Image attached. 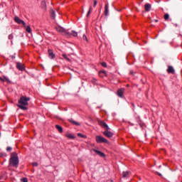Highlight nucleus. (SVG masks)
I'll use <instances>...</instances> for the list:
<instances>
[{
    "mask_svg": "<svg viewBox=\"0 0 182 182\" xmlns=\"http://www.w3.org/2000/svg\"><path fill=\"white\" fill-rule=\"evenodd\" d=\"M31 100V97L22 96L21 97L20 100H18V105H17L19 109H21V110H28V106L29 102Z\"/></svg>",
    "mask_w": 182,
    "mask_h": 182,
    "instance_id": "obj_1",
    "label": "nucleus"
},
{
    "mask_svg": "<svg viewBox=\"0 0 182 182\" xmlns=\"http://www.w3.org/2000/svg\"><path fill=\"white\" fill-rule=\"evenodd\" d=\"M9 166H11V167H18V166H19V159L18 158V154L16 152L11 154L9 160Z\"/></svg>",
    "mask_w": 182,
    "mask_h": 182,
    "instance_id": "obj_2",
    "label": "nucleus"
},
{
    "mask_svg": "<svg viewBox=\"0 0 182 182\" xmlns=\"http://www.w3.org/2000/svg\"><path fill=\"white\" fill-rule=\"evenodd\" d=\"M55 29L60 33H62V35H64L65 36H68V38H70L71 34L69 32L66 31V30L63 27H61L60 26H56Z\"/></svg>",
    "mask_w": 182,
    "mask_h": 182,
    "instance_id": "obj_3",
    "label": "nucleus"
},
{
    "mask_svg": "<svg viewBox=\"0 0 182 182\" xmlns=\"http://www.w3.org/2000/svg\"><path fill=\"white\" fill-rule=\"evenodd\" d=\"M95 141L97 143H106V144L109 143V141L107 139L99 135L95 136Z\"/></svg>",
    "mask_w": 182,
    "mask_h": 182,
    "instance_id": "obj_4",
    "label": "nucleus"
},
{
    "mask_svg": "<svg viewBox=\"0 0 182 182\" xmlns=\"http://www.w3.org/2000/svg\"><path fill=\"white\" fill-rule=\"evenodd\" d=\"M97 122H98L99 126L102 127V129H105V130H110V127H109V125H107L106 122L100 119H97Z\"/></svg>",
    "mask_w": 182,
    "mask_h": 182,
    "instance_id": "obj_5",
    "label": "nucleus"
},
{
    "mask_svg": "<svg viewBox=\"0 0 182 182\" xmlns=\"http://www.w3.org/2000/svg\"><path fill=\"white\" fill-rule=\"evenodd\" d=\"M97 122H98L99 126L102 127V129H105V130H110V127H109V125H107L106 122L100 119H97Z\"/></svg>",
    "mask_w": 182,
    "mask_h": 182,
    "instance_id": "obj_6",
    "label": "nucleus"
},
{
    "mask_svg": "<svg viewBox=\"0 0 182 182\" xmlns=\"http://www.w3.org/2000/svg\"><path fill=\"white\" fill-rule=\"evenodd\" d=\"M14 21L15 22H16V23H18L19 25H21V23L24 27H26V23H25V21H23V20H21L19 17L15 16Z\"/></svg>",
    "mask_w": 182,
    "mask_h": 182,
    "instance_id": "obj_7",
    "label": "nucleus"
},
{
    "mask_svg": "<svg viewBox=\"0 0 182 182\" xmlns=\"http://www.w3.org/2000/svg\"><path fill=\"white\" fill-rule=\"evenodd\" d=\"M102 134L105 136L106 137H108V139H112L113 137V132L109 131V129L105 130V132H102Z\"/></svg>",
    "mask_w": 182,
    "mask_h": 182,
    "instance_id": "obj_8",
    "label": "nucleus"
},
{
    "mask_svg": "<svg viewBox=\"0 0 182 182\" xmlns=\"http://www.w3.org/2000/svg\"><path fill=\"white\" fill-rule=\"evenodd\" d=\"M16 68L18 69V70H25V65L21 63H16Z\"/></svg>",
    "mask_w": 182,
    "mask_h": 182,
    "instance_id": "obj_9",
    "label": "nucleus"
},
{
    "mask_svg": "<svg viewBox=\"0 0 182 182\" xmlns=\"http://www.w3.org/2000/svg\"><path fill=\"white\" fill-rule=\"evenodd\" d=\"M117 94L119 97H123V95L124 94V88L118 90Z\"/></svg>",
    "mask_w": 182,
    "mask_h": 182,
    "instance_id": "obj_10",
    "label": "nucleus"
},
{
    "mask_svg": "<svg viewBox=\"0 0 182 182\" xmlns=\"http://www.w3.org/2000/svg\"><path fill=\"white\" fill-rule=\"evenodd\" d=\"M92 151H95V153L98 154V156H100V157H106V155L105 154V153H103L100 151H97V149H92Z\"/></svg>",
    "mask_w": 182,
    "mask_h": 182,
    "instance_id": "obj_11",
    "label": "nucleus"
},
{
    "mask_svg": "<svg viewBox=\"0 0 182 182\" xmlns=\"http://www.w3.org/2000/svg\"><path fill=\"white\" fill-rule=\"evenodd\" d=\"M48 56L50 59H55L56 58V55L53 53V50L51 49L48 50Z\"/></svg>",
    "mask_w": 182,
    "mask_h": 182,
    "instance_id": "obj_12",
    "label": "nucleus"
},
{
    "mask_svg": "<svg viewBox=\"0 0 182 182\" xmlns=\"http://www.w3.org/2000/svg\"><path fill=\"white\" fill-rule=\"evenodd\" d=\"M167 72L168 73H171L172 75H174V73H176V70H174V68H173V66L171 65L168 66Z\"/></svg>",
    "mask_w": 182,
    "mask_h": 182,
    "instance_id": "obj_13",
    "label": "nucleus"
},
{
    "mask_svg": "<svg viewBox=\"0 0 182 182\" xmlns=\"http://www.w3.org/2000/svg\"><path fill=\"white\" fill-rule=\"evenodd\" d=\"M129 174H130V171H124V172L122 173V177H123V178H129Z\"/></svg>",
    "mask_w": 182,
    "mask_h": 182,
    "instance_id": "obj_14",
    "label": "nucleus"
},
{
    "mask_svg": "<svg viewBox=\"0 0 182 182\" xmlns=\"http://www.w3.org/2000/svg\"><path fill=\"white\" fill-rule=\"evenodd\" d=\"M144 9H145L146 12H149L150 11V9H151V4H146L144 5Z\"/></svg>",
    "mask_w": 182,
    "mask_h": 182,
    "instance_id": "obj_15",
    "label": "nucleus"
},
{
    "mask_svg": "<svg viewBox=\"0 0 182 182\" xmlns=\"http://www.w3.org/2000/svg\"><path fill=\"white\" fill-rule=\"evenodd\" d=\"M50 18L51 19H55L56 18V14L55 13L53 9L50 10Z\"/></svg>",
    "mask_w": 182,
    "mask_h": 182,
    "instance_id": "obj_16",
    "label": "nucleus"
},
{
    "mask_svg": "<svg viewBox=\"0 0 182 182\" xmlns=\"http://www.w3.org/2000/svg\"><path fill=\"white\" fill-rule=\"evenodd\" d=\"M99 75L101 77H104L105 76H107V74L106 73V71H100L99 72Z\"/></svg>",
    "mask_w": 182,
    "mask_h": 182,
    "instance_id": "obj_17",
    "label": "nucleus"
},
{
    "mask_svg": "<svg viewBox=\"0 0 182 182\" xmlns=\"http://www.w3.org/2000/svg\"><path fill=\"white\" fill-rule=\"evenodd\" d=\"M70 123H72L73 124H75V126H80V123L73 120V119H69Z\"/></svg>",
    "mask_w": 182,
    "mask_h": 182,
    "instance_id": "obj_18",
    "label": "nucleus"
},
{
    "mask_svg": "<svg viewBox=\"0 0 182 182\" xmlns=\"http://www.w3.org/2000/svg\"><path fill=\"white\" fill-rule=\"evenodd\" d=\"M55 128L58 130L60 133H63V128L60 125H55Z\"/></svg>",
    "mask_w": 182,
    "mask_h": 182,
    "instance_id": "obj_19",
    "label": "nucleus"
},
{
    "mask_svg": "<svg viewBox=\"0 0 182 182\" xmlns=\"http://www.w3.org/2000/svg\"><path fill=\"white\" fill-rule=\"evenodd\" d=\"M105 16H107L109 15V5H105Z\"/></svg>",
    "mask_w": 182,
    "mask_h": 182,
    "instance_id": "obj_20",
    "label": "nucleus"
},
{
    "mask_svg": "<svg viewBox=\"0 0 182 182\" xmlns=\"http://www.w3.org/2000/svg\"><path fill=\"white\" fill-rule=\"evenodd\" d=\"M26 32H28V33H32V28H31V26H26Z\"/></svg>",
    "mask_w": 182,
    "mask_h": 182,
    "instance_id": "obj_21",
    "label": "nucleus"
},
{
    "mask_svg": "<svg viewBox=\"0 0 182 182\" xmlns=\"http://www.w3.org/2000/svg\"><path fill=\"white\" fill-rule=\"evenodd\" d=\"M77 136L78 137H81L82 139H87V136L83 134H81V133H78L77 134Z\"/></svg>",
    "mask_w": 182,
    "mask_h": 182,
    "instance_id": "obj_22",
    "label": "nucleus"
},
{
    "mask_svg": "<svg viewBox=\"0 0 182 182\" xmlns=\"http://www.w3.org/2000/svg\"><path fill=\"white\" fill-rule=\"evenodd\" d=\"M164 19L165 21H168V19H170V15L168 14H165L164 16Z\"/></svg>",
    "mask_w": 182,
    "mask_h": 182,
    "instance_id": "obj_23",
    "label": "nucleus"
},
{
    "mask_svg": "<svg viewBox=\"0 0 182 182\" xmlns=\"http://www.w3.org/2000/svg\"><path fill=\"white\" fill-rule=\"evenodd\" d=\"M41 7L43 8V9L46 10V2L42 1L41 2Z\"/></svg>",
    "mask_w": 182,
    "mask_h": 182,
    "instance_id": "obj_24",
    "label": "nucleus"
},
{
    "mask_svg": "<svg viewBox=\"0 0 182 182\" xmlns=\"http://www.w3.org/2000/svg\"><path fill=\"white\" fill-rule=\"evenodd\" d=\"M63 57L65 60H68V62H70V58H68V55L66 54H63Z\"/></svg>",
    "mask_w": 182,
    "mask_h": 182,
    "instance_id": "obj_25",
    "label": "nucleus"
},
{
    "mask_svg": "<svg viewBox=\"0 0 182 182\" xmlns=\"http://www.w3.org/2000/svg\"><path fill=\"white\" fill-rule=\"evenodd\" d=\"M42 41H43L42 39V37H38L37 38H36V41L37 42V43H39V42H42Z\"/></svg>",
    "mask_w": 182,
    "mask_h": 182,
    "instance_id": "obj_26",
    "label": "nucleus"
},
{
    "mask_svg": "<svg viewBox=\"0 0 182 182\" xmlns=\"http://www.w3.org/2000/svg\"><path fill=\"white\" fill-rule=\"evenodd\" d=\"M66 137H68V139H75V137L73 136V135H72V134H67Z\"/></svg>",
    "mask_w": 182,
    "mask_h": 182,
    "instance_id": "obj_27",
    "label": "nucleus"
},
{
    "mask_svg": "<svg viewBox=\"0 0 182 182\" xmlns=\"http://www.w3.org/2000/svg\"><path fill=\"white\" fill-rule=\"evenodd\" d=\"M91 12H92V6H90V9H89V11L87 14V18H89V15H90Z\"/></svg>",
    "mask_w": 182,
    "mask_h": 182,
    "instance_id": "obj_28",
    "label": "nucleus"
},
{
    "mask_svg": "<svg viewBox=\"0 0 182 182\" xmlns=\"http://www.w3.org/2000/svg\"><path fill=\"white\" fill-rule=\"evenodd\" d=\"M101 65L103 66V68H107V64L105 62L101 63Z\"/></svg>",
    "mask_w": 182,
    "mask_h": 182,
    "instance_id": "obj_29",
    "label": "nucleus"
},
{
    "mask_svg": "<svg viewBox=\"0 0 182 182\" xmlns=\"http://www.w3.org/2000/svg\"><path fill=\"white\" fill-rule=\"evenodd\" d=\"M73 36H74V37L77 36V32L73 31Z\"/></svg>",
    "mask_w": 182,
    "mask_h": 182,
    "instance_id": "obj_30",
    "label": "nucleus"
},
{
    "mask_svg": "<svg viewBox=\"0 0 182 182\" xmlns=\"http://www.w3.org/2000/svg\"><path fill=\"white\" fill-rule=\"evenodd\" d=\"M82 39H83L84 41H86V42H87V37L86 36V35H83Z\"/></svg>",
    "mask_w": 182,
    "mask_h": 182,
    "instance_id": "obj_31",
    "label": "nucleus"
},
{
    "mask_svg": "<svg viewBox=\"0 0 182 182\" xmlns=\"http://www.w3.org/2000/svg\"><path fill=\"white\" fill-rule=\"evenodd\" d=\"M22 182H28V178H21Z\"/></svg>",
    "mask_w": 182,
    "mask_h": 182,
    "instance_id": "obj_32",
    "label": "nucleus"
},
{
    "mask_svg": "<svg viewBox=\"0 0 182 182\" xmlns=\"http://www.w3.org/2000/svg\"><path fill=\"white\" fill-rule=\"evenodd\" d=\"M6 150H7V151H11L12 150V147L8 146V147L6 148Z\"/></svg>",
    "mask_w": 182,
    "mask_h": 182,
    "instance_id": "obj_33",
    "label": "nucleus"
},
{
    "mask_svg": "<svg viewBox=\"0 0 182 182\" xmlns=\"http://www.w3.org/2000/svg\"><path fill=\"white\" fill-rule=\"evenodd\" d=\"M33 167H38V163L37 162H33Z\"/></svg>",
    "mask_w": 182,
    "mask_h": 182,
    "instance_id": "obj_34",
    "label": "nucleus"
},
{
    "mask_svg": "<svg viewBox=\"0 0 182 182\" xmlns=\"http://www.w3.org/2000/svg\"><path fill=\"white\" fill-rule=\"evenodd\" d=\"M9 39H14V35L10 34V35L9 36Z\"/></svg>",
    "mask_w": 182,
    "mask_h": 182,
    "instance_id": "obj_35",
    "label": "nucleus"
},
{
    "mask_svg": "<svg viewBox=\"0 0 182 182\" xmlns=\"http://www.w3.org/2000/svg\"><path fill=\"white\" fill-rule=\"evenodd\" d=\"M96 5H97V1L96 0H94V4L93 6H96Z\"/></svg>",
    "mask_w": 182,
    "mask_h": 182,
    "instance_id": "obj_36",
    "label": "nucleus"
},
{
    "mask_svg": "<svg viewBox=\"0 0 182 182\" xmlns=\"http://www.w3.org/2000/svg\"><path fill=\"white\" fill-rule=\"evenodd\" d=\"M4 79H5V80H6V82H11V81L9 80V79L8 77H6V76H4Z\"/></svg>",
    "mask_w": 182,
    "mask_h": 182,
    "instance_id": "obj_37",
    "label": "nucleus"
},
{
    "mask_svg": "<svg viewBox=\"0 0 182 182\" xmlns=\"http://www.w3.org/2000/svg\"><path fill=\"white\" fill-rule=\"evenodd\" d=\"M156 174H158V176H159L160 177H163V175H161V173L156 172Z\"/></svg>",
    "mask_w": 182,
    "mask_h": 182,
    "instance_id": "obj_38",
    "label": "nucleus"
},
{
    "mask_svg": "<svg viewBox=\"0 0 182 182\" xmlns=\"http://www.w3.org/2000/svg\"><path fill=\"white\" fill-rule=\"evenodd\" d=\"M0 80H1V82H5V79L1 78V77H0Z\"/></svg>",
    "mask_w": 182,
    "mask_h": 182,
    "instance_id": "obj_39",
    "label": "nucleus"
},
{
    "mask_svg": "<svg viewBox=\"0 0 182 182\" xmlns=\"http://www.w3.org/2000/svg\"><path fill=\"white\" fill-rule=\"evenodd\" d=\"M130 75H134V73L133 72V70L130 71Z\"/></svg>",
    "mask_w": 182,
    "mask_h": 182,
    "instance_id": "obj_40",
    "label": "nucleus"
},
{
    "mask_svg": "<svg viewBox=\"0 0 182 182\" xmlns=\"http://www.w3.org/2000/svg\"><path fill=\"white\" fill-rule=\"evenodd\" d=\"M4 156H5V154H0V157H4Z\"/></svg>",
    "mask_w": 182,
    "mask_h": 182,
    "instance_id": "obj_41",
    "label": "nucleus"
},
{
    "mask_svg": "<svg viewBox=\"0 0 182 182\" xmlns=\"http://www.w3.org/2000/svg\"><path fill=\"white\" fill-rule=\"evenodd\" d=\"M162 171H166V168L165 167L162 168Z\"/></svg>",
    "mask_w": 182,
    "mask_h": 182,
    "instance_id": "obj_42",
    "label": "nucleus"
},
{
    "mask_svg": "<svg viewBox=\"0 0 182 182\" xmlns=\"http://www.w3.org/2000/svg\"><path fill=\"white\" fill-rule=\"evenodd\" d=\"M90 120H91V122H93V119L92 117H89Z\"/></svg>",
    "mask_w": 182,
    "mask_h": 182,
    "instance_id": "obj_43",
    "label": "nucleus"
},
{
    "mask_svg": "<svg viewBox=\"0 0 182 182\" xmlns=\"http://www.w3.org/2000/svg\"><path fill=\"white\" fill-rule=\"evenodd\" d=\"M154 22H159V20L156 19L154 20Z\"/></svg>",
    "mask_w": 182,
    "mask_h": 182,
    "instance_id": "obj_44",
    "label": "nucleus"
},
{
    "mask_svg": "<svg viewBox=\"0 0 182 182\" xmlns=\"http://www.w3.org/2000/svg\"><path fill=\"white\" fill-rule=\"evenodd\" d=\"M175 26H176V27L178 26V24L176 23V24H175Z\"/></svg>",
    "mask_w": 182,
    "mask_h": 182,
    "instance_id": "obj_45",
    "label": "nucleus"
},
{
    "mask_svg": "<svg viewBox=\"0 0 182 182\" xmlns=\"http://www.w3.org/2000/svg\"><path fill=\"white\" fill-rule=\"evenodd\" d=\"M12 59H15V56H11Z\"/></svg>",
    "mask_w": 182,
    "mask_h": 182,
    "instance_id": "obj_46",
    "label": "nucleus"
},
{
    "mask_svg": "<svg viewBox=\"0 0 182 182\" xmlns=\"http://www.w3.org/2000/svg\"><path fill=\"white\" fill-rule=\"evenodd\" d=\"M146 136H147V134H145V137H146Z\"/></svg>",
    "mask_w": 182,
    "mask_h": 182,
    "instance_id": "obj_47",
    "label": "nucleus"
},
{
    "mask_svg": "<svg viewBox=\"0 0 182 182\" xmlns=\"http://www.w3.org/2000/svg\"><path fill=\"white\" fill-rule=\"evenodd\" d=\"M159 168H161V166H159Z\"/></svg>",
    "mask_w": 182,
    "mask_h": 182,
    "instance_id": "obj_48",
    "label": "nucleus"
},
{
    "mask_svg": "<svg viewBox=\"0 0 182 182\" xmlns=\"http://www.w3.org/2000/svg\"><path fill=\"white\" fill-rule=\"evenodd\" d=\"M127 87H129V85H127Z\"/></svg>",
    "mask_w": 182,
    "mask_h": 182,
    "instance_id": "obj_49",
    "label": "nucleus"
}]
</instances>
